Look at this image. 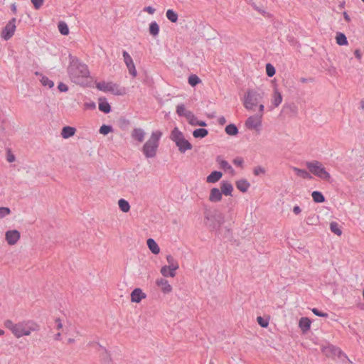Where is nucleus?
<instances>
[{"label": "nucleus", "instance_id": "obj_13", "mask_svg": "<svg viewBox=\"0 0 364 364\" xmlns=\"http://www.w3.org/2000/svg\"><path fill=\"white\" fill-rule=\"evenodd\" d=\"M99 346V351L100 353V360L103 364H113L112 360L111 358L110 354L108 353L107 349L101 346L100 344H98Z\"/></svg>", "mask_w": 364, "mask_h": 364}, {"label": "nucleus", "instance_id": "obj_24", "mask_svg": "<svg viewBox=\"0 0 364 364\" xmlns=\"http://www.w3.org/2000/svg\"><path fill=\"white\" fill-rule=\"evenodd\" d=\"M76 129L73 127L65 126L62 129L61 135L64 139H68L75 135Z\"/></svg>", "mask_w": 364, "mask_h": 364}, {"label": "nucleus", "instance_id": "obj_26", "mask_svg": "<svg viewBox=\"0 0 364 364\" xmlns=\"http://www.w3.org/2000/svg\"><path fill=\"white\" fill-rule=\"evenodd\" d=\"M323 350L326 353H331V355L338 357L341 349L332 344H328L326 347L323 348Z\"/></svg>", "mask_w": 364, "mask_h": 364}, {"label": "nucleus", "instance_id": "obj_22", "mask_svg": "<svg viewBox=\"0 0 364 364\" xmlns=\"http://www.w3.org/2000/svg\"><path fill=\"white\" fill-rule=\"evenodd\" d=\"M223 176V173L218 171H213L207 176L206 181L210 183L218 182Z\"/></svg>", "mask_w": 364, "mask_h": 364}, {"label": "nucleus", "instance_id": "obj_1", "mask_svg": "<svg viewBox=\"0 0 364 364\" xmlns=\"http://www.w3.org/2000/svg\"><path fill=\"white\" fill-rule=\"evenodd\" d=\"M68 73L70 80L80 85H87L90 71L86 64L81 62L77 57L70 55V63Z\"/></svg>", "mask_w": 364, "mask_h": 364}, {"label": "nucleus", "instance_id": "obj_19", "mask_svg": "<svg viewBox=\"0 0 364 364\" xmlns=\"http://www.w3.org/2000/svg\"><path fill=\"white\" fill-rule=\"evenodd\" d=\"M220 189L222 194H224L225 196H232L233 186L230 182L228 181H223L221 182Z\"/></svg>", "mask_w": 364, "mask_h": 364}, {"label": "nucleus", "instance_id": "obj_36", "mask_svg": "<svg viewBox=\"0 0 364 364\" xmlns=\"http://www.w3.org/2000/svg\"><path fill=\"white\" fill-rule=\"evenodd\" d=\"M118 205L120 210L124 213H127L130 210V205L129 202L123 198L119 200Z\"/></svg>", "mask_w": 364, "mask_h": 364}, {"label": "nucleus", "instance_id": "obj_49", "mask_svg": "<svg viewBox=\"0 0 364 364\" xmlns=\"http://www.w3.org/2000/svg\"><path fill=\"white\" fill-rule=\"evenodd\" d=\"M11 213V210L7 207H0V219L4 218Z\"/></svg>", "mask_w": 364, "mask_h": 364}, {"label": "nucleus", "instance_id": "obj_42", "mask_svg": "<svg viewBox=\"0 0 364 364\" xmlns=\"http://www.w3.org/2000/svg\"><path fill=\"white\" fill-rule=\"evenodd\" d=\"M188 82L191 86L195 87L198 85L201 80L198 75L192 74L188 77Z\"/></svg>", "mask_w": 364, "mask_h": 364}, {"label": "nucleus", "instance_id": "obj_61", "mask_svg": "<svg viewBox=\"0 0 364 364\" xmlns=\"http://www.w3.org/2000/svg\"><path fill=\"white\" fill-rule=\"evenodd\" d=\"M55 323H57V328L58 329L62 328L63 324H62L61 321H60V318H56L55 319Z\"/></svg>", "mask_w": 364, "mask_h": 364}, {"label": "nucleus", "instance_id": "obj_63", "mask_svg": "<svg viewBox=\"0 0 364 364\" xmlns=\"http://www.w3.org/2000/svg\"><path fill=\"white\" fill-rule=\"evenodd\" d=\"M264 105L262 104H260L259 106V113L258 114H261L262 116L263 112H264Z\"/></svg>", "mask_w": 364, "mask_h": 364}, {"label": "nucleus", "instance_id": "obj_14", "mask_svg": "<svg viewBox=\"0 0 364 364\" xmlns=\"http://www.w3.org/2000/svg\"><path fill=\"white\" fill-rule=\"evenodd\" d=\"M156 284L164 294H168L172 291L171 286L165 279L161 278L156 279Z\"/></svg>", "mask_w": 364, "mask_h": 364}, {"label": "nucleus", "instance_id": "obj_43", "mask_svg": "<svg viewBox=\"0 0 364 364\" xmlns=\"http://www.w3.org/2000/svg\"><path fill=\"white\" fill-rule=\"evenodd\" d=\"M330 230L334 234L340 236L342 234V231L339 228V225L336 222H331L330 223Z\"/></svg>", "mask_w": 364, "mask_h": 364}, {"label": "nucleus", "instance_id": "obj_7", "mask_svg": "<svg viewBox=\"0 0 364 364\" xmlns=\"http://www.w3.org/2000/svg\"><path fill=\"white\" fill-rule=\"evenodd\" d=\"M262 98V95L255 90H248L244 97V107L251 110L254 107L257 106Z\"/></svg>", "mask_w": 364, "mask_h": 364}, {"label": "nucleus", "instance_id": "obj_58", "mask_svg": "<svg viewBox=\"0 0 364 364\" xmlns=\"http://www.w3.org/2000/svg\"><path fill=\"white\" fill-rule=\"evenodd\" d=\"M218 122L220 125H224L227 122L226 119L224 116L220 117L218 119Z\"/></svg>", "mask_w": 364, "mask_h": 364}, {"label": "nucleus", "instance_id": "obj_31", "mask_svg": "<svg viewBox=\"0 0 364 364\" xmlns=\"http://www.w3.org/2000/svg\"><path fill=\"white\" fill-rule=\"evenodd\" d=\"M208 134V130L204 128H198L193 132V136L196 139L205 138Z\"/></svg>", "mask_w": 364, "mask_h": 364}, {"label": "nucleus", "instance_id": "obj_30", "mask_svg": "<svg viewBox=\"0 0 364 364\" xmlns=\"http://www.w3.org/2000/svg\"><path fill=\"white\" fill-rule=\"evenodd\" d=\"M161 273L165 277H174L176 275V270L173 268H171L170 267L165 265L161 267Z\"/></svg>", "mask_w": 364, "mask_h": 364}, {"label": "nucleus", "instance_id": "obj_4", "mask_svg": "<svg viewBox=\"0 0 364 364\" xmlns=\"http://www.w3.org/2000/svg\"><path fill=\"white\" fill-rule=\"evenodd\" d=\"M309 172L321 179L331 182V175L318 161H308L306 164Z\"/></svg>", "mask_w": 364, "mask_h": 364}, {"label": "nucleus", "instance_id": "obj_41", "mask_svg": "<svg viewBox=\"0 0 364 364\" xmlns=\"http://www.w3.org/2000/svg\"><path fill=\"white\" fill-rule=\"evenodd\" d=\"M41 78L40 80L41 84L44 87H48V88H52L54 86V82L51 80H50L48 77L45 75H41Z\"/></svg>", "mask_w": 364, "mask_h": 364}, {"label": "nucleus", "instance_id": "obj_62", "mask_svg": "<svg viewBox=\"0 0 364 364\" xmlns=\"http://www.w3.org/2000/svg\"><path fill=\"white\" fill-rule=\"evenodd\" d=\"M343 14V18H344L345 21H346L347 22H350L351 19H350L349 15L348 14V13L346 11H344Z\"/></svg>", "mask_w": 364, "mask_h": 364}, {"label": "nucleus", "instance_id": "obj_29", "mask_svg": "<svg viewBox=\"0 0 364 364\" xmlns=\"http://www.w3.org/2000/svg\"><path fill=\"white\" fill-rule=\"evenodd\" d=\"M190 119H188V123L192 126H200L202 127H206L207 123L205 121L199 120L197 117L192 114V115L189 114Z\"/></svg>", "mask_w": 364, "mask_h": 364}, {"label": "nucleus", "instance_id": "obj_38", "mask_svg": "<svg viewBox=\"0 0 364 364\" xmlns=\"http://www.w3.org/2000/svg\"><path fill=\"white\" fill-rule=\"evenodd\" d=\"M282 96L281 93L279 91L275 90L273 95L272 104L274 107H278L282 103Z\"/></svg>", "mask_w": 364, "mask_h": 364}, {"label": "nucleus", "instance_id": "obj_25", "mask_svg": "<svg viewBox=\"0 0 364 364\" xmlns=\"http://www.w3.org/2000/svg\"><path fill=\"white\" fill-rule=\"evenodd\" d=\"M146 244L149 249L153 254L157 255L160 252V248L154 239L149 238L146 241Z\"/></svg>", "mask_w": 364, "mask_h": 364}, {"label": "nucleus", "instance_id": "obj_47", "mask_svg": "<svg viewBox=\"0 0 364 364\" xmlns=\"http://www.w3.org/2000/svg\"><path fill=\"white\" fill-rule=\"evenodd\" d=\"M257 321L259 325L262 328H267L269 325V320L262 316H258Z\"/></svg>", "mask_w": 364, "mask_h": 364}, {"label": "nucleus", "instance_id": "obj_11", "mask_svg": "<svg viewBox=\"0 0 364 364\" xmlns=\"http://www.w3.org/2000/svg\"><path fill=\"white\" fill-rule=\"evenodd\" d=\"M122 56L124 58V63L129 70V73L133 77L136 75V70L135 68L134 63L130 55L126 51H122Z\"/></svg>", "mask_w": 364, "mask_h": 364}, {"label": "nucleus", "instance_id": "obj_48", "mask_svg": "<svg viewBox=\"0 0 364 364\" xmlns=\"http://www.w3.org/2000/svg\"><path fill=\"white\" fill-rule=\"evenodd\" d=\"M16 323H14L11 320L8 319L4 321V326L9 329L13 333L16 327Z\"/></svg>", "mask_w": 364, "mask_h": 364}, {"label": "nucleus", "instance_id": "obj_12", "mask_svg": "<svg viewBox=\"0 0 364 364\" xmlns=\"http://www.w3.org/2000/svg\"><path fill=\"white\" fill-rule=\"evenodd\" d=\"M5 238L9 245H14L20 239V232L16 230H8L6 232Z\"/></svg>", "mask_w": 364, "mask_h": 364}, {"label": "nucleus", "instance_id": "obj_18", "mask_svg": "<svg viewBox=\"0 0 364 364\" xmlns=\"http://www.w3.org/2000/svg\"><path fill=\"white\" fill-rule=\"evenodd\" d=\"M222 192L218 188H213L210 190L209 200L213 203L218 202L222 199Z\"/></svg>", "mask_w": 364, "mask_h": 364}, {"label": "nucleus", "instance_id": "obj_44", "mask_svg": "<svg viewBox=\"0 0 364 364\" xmlns=\"http://www.w3.org/2000/svg\"><path fill=\"white\" fill-rule=\"evenodd\" d=\"M344 364H352V361L348 358L347 355L341 350L337 357Z\"/></svg>", "mask_w": 364, "mask_h": 364}, {"label": "nucleus", "instance_id": "obj_39", "mask_svg": "<svg viewBox=\"0 0 364 364\" xmlns=\"http://www.w3.org/2000/svg\"><path fill=\"white\" fill-rule=\"evenodd\" d=\"M166 260L168 263V267H170L171 268H173L175 270L178 269L179 266L178 264V262L174 259L173 256L171 255H168L166 256Z\"/></svg>", "mask_w": 364, "mask_h": 364}, {"label": "nucleus", "instance_id": "obj_6", "mask_svg": "<svg viewBox=\"0 0 364 364\" xmlns=\"http://www.w3.org/2000/svg\"><path fill=\"white\" fill-rule=\"evenodd\" d=\"M96 87L103 92H109L114 95H123L126 94V89L120 87L118 84L112 82H98L96 83Z\"/></svg>", "mask_w": 364, "mask_h": 364}, {"label": "nucleus", "instance_id": "obj_8", "mask_svg": "<svg viewBox=\"0 0 364 364\" xmlns=\"http://www.w3.org/2000/svg\"><path fill=\"white\" fill-rule=\"evenodd\" d=\"M16 18H12L3 28L1 31V38L5 41L9 40L14 34L16 30Z\"/></svg>", "mask_w": 364, "mask_h": 364}, {"label": "nucleus", "instance_id": "obj_15", "mask_svg": "<svg viewBox=\"0 0 364 364\" xmlns=\"http://www.w3.org/2000/svg\"><path fill=\"white\" fill-rule=\"evenodd\" d=\"M216 162L224 171L229 172L231 175L235 174V170L232 168V166L227 161L222 159L220 156H217Z\"/></svg>", "mask_w": 364, "mask_h": 364}, {"label": "nucleus", "instance_id": "obj_40", "mask_svg": "<svg viewBox=\"0 0 364 364\" xmlns=\"http://www.w3.org/2000/svg\"><path fill=\"white\" fill-rule=\"evenodd\" d=\"M58 30L60 33L63 35L66 36L69 33V28L67 25V23L64 21H60L58 25Z\"/></svg>", "mask_w": 364, "mask_h": 364}, {"label": "nucleus", "instance_id": "obj_52", "mask_svg": "<svg viewBox=\"0 0 364 364\" xmlns=\"http://www.w3.org/2000/svg\"><path fill=\"white\" fill-rule=\"evenodd\" d=\"M31 1L36 9H39L43 6L44 0H31Z\"/></svg>", "mask_w": 364, "mask_h": 364}, {"label": "nucleus", "instance_id": "obj_37", "mask_svg": "<svg viewBox=\"0 0 364 364\" xmlns=\"http://www.w3.org/2000/svg\"><path fill=\"white\" fill-rule=\"evenodd\" d=\"M336 43L339 46H346L348 44V40L346 35L343 33H337L336 37Z\"/></svg>", "mask_w": 364, "mask_h": 364}, {"label": "nucleus", "instance_id": "obj_17", "mask_svg": "<svg viewBox=\"0 0 364 364\" xmlns=\"http://www.w3.org/2000/svg\"><path fill=\"white\" fill-rule=\"evenodd\" d=\"M145 135L146 133L141 128H134L131 133L132 138L139 143L144 140Z\"/></svg>", "mask_w": 364, "mask_h": 364}, {"label": "nucleus", "instance_id": "obj_59", "mask_svg": "<svg viewBox=\"0 0 364 364\" xmlns=\"http://www.w3.org/2000/svg\"><path fill=\"white\" fill-rule=\"evenodd\" d=\"M301 210L299 206L298 205H295L294 208H293V213L296 215H298L301 213Z\"/></svg>", "mask_w": 364, "mask_h": 364}, {"label": "nucleus", "instance_id": "obj_33", "mask_svg": "<svg viewBox=\"0 0 364 364\" xmlns=\"http://www.w3.org/2000/svg\"><path fill=\"white\" fill-rule=\"evenodd\" d=\"M225 133L230 136H236L239 131L238 128L235 124H230L225 128Z\"/></svg>", "mask_w": 364, "mask_h": 364}, {"label": "nucleus", "instance_id": "obj_21", "mask_svg": "<svg viewBox=\"0 0 364 364\" xmlns=\"http://www.w3.org/2000/svg\"><path fill=\"white\" fill-rule=\"evenodd\" d=\"M311 323V321L309 318L301 317L299 321V326L304 333H306L310 329Z\"/></svg>", "mask_w": 364, "mask_h": 364}, {"label": "nucleus", "instance_id": "obj_23", "mask_svg": "<svg viewBox=\"0 0 364 364\" xmlns=\"http://www.w3.org/2000/svg\"><path fill=\"white\" fill-rule=\"evenodd\" d=\"M99 109L100 111L108 114L111 112V106L108 103V102L106 100L105 98H100L99 99Z\"/></svg>", "mask_w": 364, "mask_h": 364}, {"label": "nucleus", "instance_id": "obj_51", "mask_svg": "<svg viewBox=\"0 0 364 364\" xmlns=\"http://www.w3.org/2000/svg\"><path fill=\"white\" fill-rule=\"evenodd\" d=\"M253 173L255 176L265 173V169L262 166H257L254 168Z\"/></svg>", "mask_w": 364, "mask_h": 364}, {"label": "nucleus", "instance_id": "obj_45", "mask_svg": "<svg viewBox=\"0 0 364 364\" xmlns=\"http://www.w3.org/2000/svg\"><path fill=\"white\" fill-rule=\"evenodd\" d=\"M113 131V128L111 125L103 124L100 127L99 132L101 134L107 135Z\"/></svg>", "mask_w": 364, "mask_h": 364}, {"label": "nucleus", "instance_id": "obj_35", "mask_svg": "<svg viewBox=\"0 0 364 364\" xmlns=\"http://www.w3.org/2000/svg\"><path fill=\"white\" fill-rule=\"evenodd\" d=\"M166 18L171 23H176L178 21V14L173 11V9H168L166 13Z\"/></svg>", "mask_w": 364, "mask_h": 364}, {"label": "nucleus", "instance_id": "obj_10", "mask_svg": "<svg viewBox=\"0 0 364 364\" xmlns=\"http://www.w3.org/2000/svg\"><path fill=\"white\" fill-rule=\"evenodd\" d=\"M205 218L208 220H213V224L210 225V226L213 229H218L223 223L225 217L223 213H215L214 215H212L210 216L205 215Z\"/></svg>", "mask_w": 364, "mask_h": 364}, {"label": "nucleus", "instance_id": "obj_5", "mask_svg": "<svg viewBox=\"0 0 364 364\" xmlns=\"http://www.w3.org/2000/svg\"><path fill=\"white\" fill-rule=\"evenodd\" d=\"M39 329V326L34 322L28 321L26 322H20L16 324L14 334L20 338L23 336H28L32 331H36Z\"/></svg>", "mask_w": 364, "mask_h": 364}, {"label": "nucleus", "instance_id": "obj_34", "mask_svg": "<svg viewBox=\"0 0 364 364\" xmlns=\"http://www.w3.org/2000/svg\"><path fill=\"white\" fill-rule=\"evenodd\" d=\"M313 200L317 203H321L325 201V197L323 193L318 191H314L311 193Z\"/></svg>", "mask_w": 364, "mask_h": 364}, {"label": "nucleus", "instance_id": "obj_55", "mask_svg": "<svg viewBox=\"0 0 364 364\" xmlns=\"http://www.w3.org/2000/svg\"><path fill=\"white\" fill-rule=\"evenodd\" d=\"M143 11L148 12L149 14H154L156 9L154 7L149 6L144 7Z\"/></svg>", "mask_w": 364, "mask_h": 364}, {"label": "nucleus", "instance_id": "obj_20", "mask_svg": "<svg viewBox=\"0 0 364 364\" xmlns=\"http://www.w3.org/2000/svg\"><path fill=\"white\" fill-rule=\"evenodd\" d=\"M176 113L180 117H186L188 121L191 117H189V114L192 115V114H193V112L191 111L187 110L186 109L184 105H183V104H180V105H177Z\"/></svg>", "mask_w": 364, "mask_h": 364}, {"label": "nucleus", "instance_id": "obj_16", "mask_svg": "<svg viewBox=\"0 0 364 364\" xmlns=\"http://www.w3.org/2000/svg\"><path fill=\"white\" fill-rule=\"evenodd\" d=\"M144 294L140 288L134 289L131 293V301L135 303H139L143 299L146 298Z\"/></svg>", "mask_w": 364, "mask_h": 364}, {"label": "nucleus", "instance_id": "obj_9", "mask_svg": "<svg viewBox=\"0 0 364 364\" xmlns=\"http://www.w3.org/2000/svg\"><path fill=\"white\" fill-rule=\"evenodd\" d=\"M261 119V114H255L254 116H250L246 120L245 126L250 129H257L262 124Z\"/></svg>", "mask_w": 364, "mask_h": 364}, {"label": "nucleus", "instance_id": "obj_2", "mask_svg": "<svg viewBox=\"0 0 364 364\" xmlns=\"http://www.w3.org/2000/svg\"><path fill=\"white\" fill-rule=\"evenodd\" d=\"M162 132L159 130L151 132L149 139L144 143L141 148V151L146 159L154 158L156 156Z\"/></svg>", "mask_w": 364, "mask_h": 364}, {"label": "nucleus", "instance_id": "obj_54", "mask_svg": "<svg viewBox=\"0 0 364 364\" xmlns=\"http://www.w3.org/2000/svg\"><path fill=\"white\" fill-rule=\"evenodd\" d=\"M58 89L61 92H65L68 90V87L63 82H60L58 85Z\"/></svg>", "mask_w": 364, "mask_h": 364}, {"label": "nucleus", "instance_id": "obj_32", "mask_svg": "<svg viewBox=\"0 0 364 364\" xmlns=\"http://www.w3.org/2000/svg\"><path fill=\"white\" fill-rule=\"evenodd\" d=\"M160 28L156 21H152L149 24V32L152 36H157L159 33Z\"/></svg>", "mask_w": 364, "mask_h": 364}, {"label": "nucleus", "instance_id": "obj_46", "mask_svg": "<svg viewBox=\"0 0 364 364\" xmlns=\"http://www.w3.org/2000/svg\"><path fill=\"white\" fill-rule=\"evenodd\" d=\"M276 73L274 67L271 63L266 64V73L267 76L272 77Z\"/></svg>", "mask_w": 364, "mask_h": 364}, {"label": "nucleus", "instance_id": "obj_56", "mask_svg": "<svg viewBox=\"0 0 364 364\" xmlns=\"http://www.w3.org/2000/svg\"><path fill=\"white\" fill-rule=\"evenodd\" d=\"M85 107L88 109H94L96 107V105L94 102H86Z\"/></svg>", "mask_w": 364, "mask_h": 364}, {"label": "nucleus", "instance_id": "obj_57", "mask_svg": "<svg viewBox=\"0 0 364 364\" xmlns=\"http://www.w3.org/2000/svg\"><path fill=\"white\" fill-rule=\"evenodd\" d=\"M354 55H355V57L358 60H361V58H362V54H361V52L359 49H356L355 51H354Z\"/></svg>", "mask_w": 364, "mask_h": 364}, {"label": "nucleus", "instance_id": "obj_3", "mask_svg": "<svg viewBox=\"0 0 364 364\" xmlns=\"http://www.w3.org/2000/svg\"><path fill=\"white\" fill-rule=\"evenodd\" d=\"M170 139L175 142L181 153H185L193 148L192 144L185 139L183 134L178 127H175L171 132Z\"/></svg>", "mask_w": 364, "mask_h": 364}, {"label": "nucleus", "instance_id": "obj_50", "mask_svg": "<svg viewBox=\"0 0 364 364\" xmlns=\"http://www.w3.org/2000/svg\"><path fill=\"white\" fill-rule=\"evenodd\" d=\"M311 311L313 312V314L314 315L319 316V317L327 318L328 316V314L327 313L323 312L317 308H313L311 309Z\"/></svg>", "mask_w": 364, "mask_h": 364}, {"label": "nucleus", "instance_id": "obj_28", "mask_svg": "<svg viewBox=\"0 0 364 364\" xmlns=\"http://www.w3.org/2000/svg\"><path fill=\"white\" fill-rule=\"evenodd\" d=\"M293 170L298 176L301 177L302 178H304V179H311L312 178L311 173L305 169H301V168H299L296 167H294Z\"/></svg>", "mask_w": 364, "mask_h": 364}, {"label": "nucleus", "instance_id": "obj_60", "mask_svg": "<svg viewBox=\"0 0 364 364\" xmlns=\"http://www.w3.org/2000/svg\"><path fill=\"white\" fill-rule=\"evenodd\" d=\"M7 160L9 162H13L15 161V156L14 155L11 154H9L8 156H7Z\"/></svg>", "mask_w": 364, "mask_h": 364}, {"label": "nucleus", "instance_id": "obj_27", "mask_svg": "<svg viewBox=\"0 0 364 364\" xmlns=\"http://www.w3.org/2000/svg\"><path fill=\"white\" fill-rule=\"evenodd\" d=\"M250 183L246 179H240L236 182V187L242 193L247 191Z\"/></svg>", "mask_w": 364, "mask_h": 364}, {"label": "nucleus", "instance_id": "obj_53", "mask_svg": "<svg viewBox=\"0 0 364 364\" xmlns=\"http://www.w3.org/2000/svg\"><path fill=\"white\" fill-rule=\"evenodd\" d=\"M232 163L237 166H242L244 160L242 157H236L233 159Z\"/></svg>", "mask_w": 364, "mask_h": 364}, {"label": "nucleus", "instance_id": "obj_64", "mask_svg": "<svg viewBox=\"0 0 364 364\" xmlns=\"http://www.w3.org/2000/svg\"><path fill=\"white\" fill-rule=\"evenodd\" d=\"M120 122L122 123V124H124V125H127L129 123V120H127L124 118L120 119Z\"/></svg>", "mask_w": 364, "mask_h": 364}]
</instances>
